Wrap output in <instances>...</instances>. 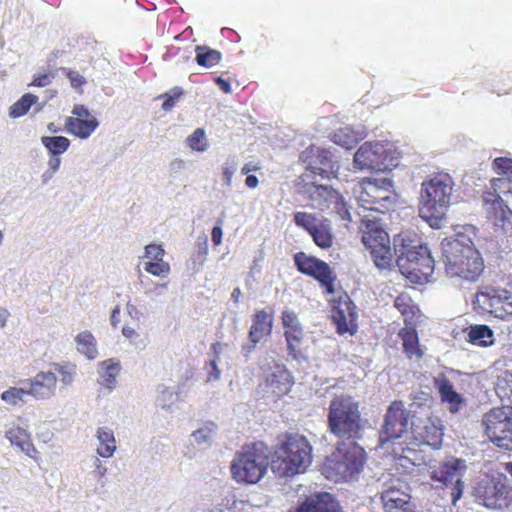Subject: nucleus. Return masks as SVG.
I'll return each instance as SVG.
<instances>
[{
  "instance_id": "f257e3e1",
  "label": "nucleus",
  "mask_w": 512,
  "mask_h": 512,
  "mask_svg": "<svg viewBox=\"0 0 512 512\" xmlns=\"http://www.w3.org/2000/svg\"><path fill=\"white\" fill-rule=\"evenodd\" d=\"M454 181L450 174L440 171L427 176L421 184L419 216L434 229L441 228L446 219Z\"/></svg>"
},
{
  "instance_id": "f03ea898",
  "label": "nucleus",
  "mask_w": 512,
  "mask_h": 512,
  "mask_svg": "<svg viewBox=\"0 0 512 512\" xmlns=\"http://www.w3.org/2000/svg\"><path fill=\"white\" fill-rule=\"evenodd\" d=\"M442 261L450 277L476 281L484 271V261L473 242L466 236L446 238L441 242Z\"/></svg>"
},
{
  "instance_id": "7ed1b4c3",
  "label": "nucleus",
  "mask_w": 512,
  "mask_h": 512,
  "mask_svg": "<svg viewBox=\"0 0 512 512\" xmlns=\"http://www.w3.org/2000/svg\"><path fill=\"white\" fill-rule=\"evenodd\" d=\"M312 462V446L300 434H290L275 451L271 469L279 477L304 473Z\"/></svg>"
},
{
  "instance_id": "20e7f679",
  "label": "nucleus",
  "mask_w": 512,
  "mask_h": 512,
  "mask_svg": "<svg viewBox=\"0 0 512 512\" xmlns=\"http://www.w3.org/2000/svg\"><path fill=\"white\" fill-rule=\"evenodd\" d=\"M328 430L338 438L357 439L365 426L359 404L349 395L332 398L327 415Z\"/></svg>"
},
{
  "instance_id": "39448f33",
  "label": "nucleus",
  "mask_w": 512,
  "mask_h": 512,
  "mask_svg": "<svg viewBox=\"0 0 512 512\" xmlns=\"http://www.w3.org/2000/svg\"><path fill=\"white\" fill-rule=\"evenodd\" d=\"M365 451L356 443L337 447L324 461L321 472L335 483L350 481L362 471Z\"/></svg>"
},
{
  "instance_id": "423d86ee",
  "label": "nucleus",
  "mask_w": 512,
  "mask_h": 512,
  "mask_svg": "<svg viewBox=\"0 0 512 512\" xmlns=\"http://www.w3.org/2000/svg\"><path fill=\"white\" fill-rule=\"evenodd\" d=\"M431 397L428 393L418 392L412 398L409 409L404 408L402 401H394L387 409L383 429L381 432V442L398 439L411 429V421L416 420V407L429 408Z\"/></svg>"
},
{
  "instance_id": "0eeeda50",
  "label": "nucleus",
  "mask_w": 512,
  "mask_h": 512,
  "mask_svg": "<svg viewBox=\"0 0 512 512\" xmlns=\"http://www.w3.org/2000/svg\"><path fill=\"white\" fill-rule=\"evenodd\" d=\"M267 446L258 442L248 445L238 452L231 464L234 479L238 482L254 484L265 474L268 467Z\"/></svg>"
},
{
  "instance_id": "6e6552de",
  "label": "nucleus",
  "mask_w": 512,
  "mask_h": 512,
  "mask_svg": "<svg viewBox=\"0 0 512 512\" xmlns=\"http://www.w3.org/2000/svg\"><path fill=\"white\" fill-rule=\"evenodd\" d=\"M473 311L481 317L503 320L512 316V291L492 285L478 287L472 298Z\"/></svg>"
},
{
  "instance_id": "1a4fd4ad",
  "label": "nucleus",
  "mask_w": 512,
  "mask_h": 512,
  "mask_svg": "<svg viewBox=\"0 0 512 512\" xmlns=\"http://www.w3.org/2000/svg\"><path fill=\"white\" fill-rule=\"evenodd\" d=\"M357 201L366 210L386 213L393 209L396 193L390 179L364 178L359 182Z\"/></svg>"
},
{
  "instance_id": "9d476101",
  "label": "nucleus",
  "mask_w": 512,
  "mask_h": 512,
  "mask_svg": "<svg viewBox=\"0 0 512 512\" xmlns=\"http://www.w3.org/2000/svg\"><path fill=\"white\" fill-rule=\"evenodd\" d=\"M359 230L362 243L370 252L375 266L380 270L389 269L393 258L390 237L380 222L363 218Z\"/></svg>"
},
{
  "instance_id": "9b49d317",
  "label": "nucleus",
  "mask_w": 512,
  "mask_h": 512,
  "mask_svg": "<svg viewBox=\"0 0 512 512\" xmlns=\"http://www.w3.org/2000/svg\"><path fill=\"white\" fill-rule=\"evenodd\" d=\"M401 274L412 284L427 283L434 272V259L427 246L407 248L398 256Z\"/></svg>"
},
{
  "instance_id": "f8f14e48",
  "label": "nucleus",
  "mask_w": 512,
  "mask_h": 512,
  "mask_svg": "<svg viewBox=\"0 0 512 512\" xmlns=\"http://www.w3.org/2000/svg\"><path fill=\"white\" fill-rule=\"evenodd\" d=\"M466 469L464 460L452 459L430 472L433 485L436 488L444 486L448 490L453 506H457L458 501L462 498L465 489L463 477Z\"/></svg>"
},
{
  "instance_id": "ddd939ff",
  "label": "nucleus",
  "mask_w": 512,
  "mask_h": 512,
  "mask_svg": "<svg viewBox=\"0 0 512 512\" xmlns=\"http://www.w3.org/2000/svg\"><path fill=\"white\" fill-rule=\"evenodd\" d=\"M475 502L490 510L507 508L512 499V487L505 478L480 481L474 489Z\"/></svg>"
},
{
  "instance_id": "4468645a",
  "label": "nucleus",
  "mask_w": 512,
  "mask_h": 512,
  "mask_svg": "<svg viewBox=\"0 0 512 512\" xmlns=\"http://www.w3.org/2000/svg\"><path fill=\"white\" fill-rule=\"evenodd\" d=\"M512 407L493 408L483 417L487 437L500 448L512 450Z\"/></svg>"
},
{
  "instance_id": "2eb2a0df",
  "label": "nucleus",
  "mask_w": 512,
  "mask_h": 512,
  "mask_svg": "<svg viewBox=\"0 0 512 512\" xmlns=\"http://www.w3.org/2000/svg\"><path fill=\"white\" fill-rule=\"evenodd\" d=\"M293 260L295 267L301 274L318 281L326 294L334 293L336 274L328 263L302 251L295 253Z\"/></svg>"
},
{
  "instance_id": "dca6fc26",
  "label": "nucleus",
  "mask_w": 512,
  "mask_h": 512,
  "mask_svg": "<svg viewBox=\"0 0 512 512\" xmlns=\"http://www.w3.org/2000/svg\"><path fill=\"white\" fill-rule=\"evenodd\" d=\"M483 204L487 218L494 226L500 227L504 232L512 231V189L501 194L485 192Z\"/></svg>"
},
{
  "instance_id": "f3484780",
  "label": "nucleus",
  "mask_w": 512,
  "mask_h": 512,
  "mask_svg": "<svg viewBox=\"0 0 512 512\" xmlns=\"http://www.w3.org/2000/svg\"><path fill=\"white\" fill-rule=\"evenodd\" d=\"M380 498L385 512H414L410 487L399 478H390L383 483Z\"/></svg>"
},
{
  "instance_id": "a211bd4d",
  "label": "nucleus",
  "mask_w": 512,
  "mask_h": 512,
  "mask_svg": "<svg viewBox=\"0 0 512 512\" xmlns=\"http://www.w3.org/2000/svg\"><path fill=\"white\" fill-rule=\"evenodd\" d=\"M294 222L309 233L318 247L328 249L333 245L334 236L327 219L319 220L315 214L298 211L294 213Z\"/></svg>"
},
{
  "instance_id": "6ab92c4d",
  "label": "nucleus",
  "mask_w": 512,
  "mask_h": 512,
  "mask_svg": "<svg viewBox=\"0 0 512 512\" xmlns=\"http://www.w3.org/2000/svg\"><path fill=\"white\" fill-rule=\"evenodd\" d=\"M301 158L309 168L316 170L322 178L328 180L337 178L339 165L332 160V155L327 149L310 145L302 152Z\"/></svg>"
},
{
  "instance_id": "aec40b11",
  "label": "nucleus",
  "mask_w": 512,
  "mask_h": 512,
  "mask_svg": "<svg viewBox=\"0 0 512 512\" xmlns=\"http://www.w3.org/2000/svg\"><path fill=\"white\" fill-rule=\"evenodd\" d=\"M292 385L290 373L283 367L276 366L275 369L266 376L265 380L259 384V394L268 403L276 402L282 396L286 395Z\"/></svg>"
},
{
  "instance_id": "412c9836",
  "label": "nucleus",
  "mask_w": 512,
  "mask_h": 512,
  "mask_svg": "<svg viewBox=\"0 0 512 512\" xmlns=\"http://www.w3.org/2000/svg\"><path fill=\"white\" fill-rule=\"evenodd\" d=\"M98 126L97 118L82 104L74 105L72 116L65 120V130L80 139L89 138Z\"/></svg>"
},
{
  "instance_id": "4be33fe9",
  "label": "nucleus",
  "mask_w": 512,
  "mask_h": 512,
  "mask_svg": "<svg viewBox=\"0 0 512 512\" xmlns=\"http://www.w3.org/2000/svg\"><path fill=\"white\" fill-rule=\"evenodd\" d=\"M385 149L379 142L363 143L354 155V166L360 170H382L385 167Z\"/></svg>"
},
{
  "instance_id": "5701e85b",
  "label": "nucleus",
  "mask_w": 512,
  "mask_h": 512,
  "mask_svg": "<svg viewBox=\"0 0 512 512\" xmlns=\"http://www.w3.org/2000/svg\"><path fill=\"white\" fill-rule=\"evenodd\" d=\"M29 394L37 400L50 399L56 394L57 376L52 371H41L33 378L23 381Z\"/></svg>"
},
{
  "instance_id": "b1692460",
  "label": "nucleus",
  "mask_w": 512,
  "mask_h": 512,
  "mask_svg": "<svg viewBox=\"0 0 512 512\" xmlns=\"http://www.w3.org/2000/svg\"><path fill=\"white\" fill-rule=\"evenodd\" d=\"M332 295L329 300L332 320H356L357 308L350 296L344 291L335 290Z\"/></svg>"
},
{
  "instance_id": "393cba45",
  "label": "nucleus",
  "mask_w": 512,
  "mask_h": 512,
  "mask_svg": "<svg viewBox=\"0 0 512 512\" xmlns=\"http://www.w3.org/2000/svg\"><path fill=\"white\" fill-rule=\"evenodd\" d=\"M289 512H342L338 503L329 493H319L306 498Z\"/></svg>"
},
{
  "instance_id": "a878e982",
  "label": "nucleus",
  "mask_w": 512,
  "mask_h": 512,
  "mask_svg": "<svg viewBox=\"0 0 512 512\" xmlns=\"http://www.w3.org/2000/svg\"><path fill=\"white\" fill-rule=\"evenodd\" d=\"M5 437L26 456L37 459L39 452L32 443L31 434L25 428L13 425L5 432Z\"/></svg>"
},
{
  "instance_id": "bb28decb",
  "label": "nucleus",
  "mask_w": 512,
  "mask_h": 512,
  "mask_svg": "<svg viewBox=\"0 0 512 512\" xmlns=\"http://www.w3.org/2000/svg\"><path fill=\"white\" fill-rule=\"evenodd\" d=\"M411 433L416 439H422L431 445H438L443 436L442 428L437 426L429 417L423 423L419 418L412 420Z\"/></svg>"
},
{
  "instance_id": "cd10ccee",
  "label": "nucleus",
  "mask_w": 512,
  "mask_h": 512,
  "mask_svg": "<svg viewBox=\"0 0 512 512\" xmlns=\"http://www.w3.org/2000/svg\"><path fill=\"white\" fill-rule=\"evenodd\" d=\"M435 385L442 402H446L450 405L449 409L452 413L458 412L463 403V397L455 391L450 380L446 376L440 375L435 379Z\"/></svg>"
},
{
  "instance_id": "c85d7f7f",
  "label": "nucleus",
  "mask_w": 512,
  "mask_h": 512,
  "mask_svg": "<svg viewBox=\"0 0 512 512\" xmlns=\"http://www.w3.org/2000/svg\"><path fill=\"white\" fill-rule=\"evenodd\" d=\"M494 165L501 170L503 177L491 180L492 193H506V190L512 189V159L499 157L494 160Z\"/></svg>"
},
{
  "instance_id": "c756f323",
  "label": "nucleus",
  "mask_w": 512,
  "mask_h": 512,
  "mask_svg": "<svg viewBox=\"0 0 512 512\" xmlns=\"http://www.w3.org/2000/svg\"><path fill=\"white\" fill-rule=\"evenodd\" d=\"M120 372V362L115 359H107L99 363V383L105 388L112 390L117 384V377Z\"/></svg>"
},
{
  "instance_id": "7c9ffc66",
  "label": "nucleus",
  "mask_w": 512,
  "mask_h": 512,
  "mask_svg": "<svg viewBox=\"0 0 512 512\" xmlns=\"http://www.w3.org/2000/svg\"><path fill=\"white\" fill-rule=\"evenodd\" d=\"M98 440L97 454L103 458H110L117 449L113 431L107 427H100L96 431Z\"/></svg>"
},
{
  "instance_id": "2f4dec72",
  "label": "nucleus",
  "mask_w": 512,
  "mask_h": 512,
  "mask_svg": "<svg viewBox=\"0 0 512 512\" xmlns=\"http://www.w3.org/2000/svg\"><path fill=\"white\" fill-rule=\"evenodd\" d=\"M213 357L210 359L208 364L205 366L207 373V382L219 381L221 378V371L218 364L222 362V356L227 351V344L216 343L212 345Z\"/></svg>"
},
{
  "instance_id": "473e14b6",
  "label": "nucleus",
  "mask_w": 512,
  "mask_h": 512,
  "mask_svg": "<svg viewBox=\"0 0 512 512\" xmlns=\"http://www.w3.org/2000/svg\"><path fill=\"white\" fill-rule=\"evenodd\" d=\"M394 306L404 320L418 319L422 316L418 305L407 293H400L394 301Z\"/></svg>"
},
{
  "instance_id": "72a5a7b5",
  "label": "nucleus",
  "mask_w": 512,
  "mask_h": 512,
  "mask_svg": "<svg viewBox=\"0 0 512 512\" xmlns=\"http://www.w3.org/2000/svg\"><path fill=\"white\" fill-rule=\"evenodd\" d=\"M399 336L403 341V347L408 357L416 356L417 358L422 357L423 352L418 344V336L415 328L405 327L399 332Z\"/></svg>"
},
{
  "instance_id": "f704fd0d",
  "label": "nucleus",
  "mask_w": 512,
  "mask_h": 512,
  "mask_svg": "<svg viewBox=\"0 0 512 512\" xmlns=\"http://www.w3.org/2000/svg\"><path fill=\"white\" fill-rule=\"evenodd\" d=\"M271 329V322H253L249 331V340L252 344L243 347V350L246 352L245 356L252 351L257 343L266 339L271 333Z\"/></svg>"
},
{
  "instance_id": "c9c22d12",
  "label": "nucleus",
  "mask_w": 512,
  "mask_h": 512,
  "mask_svg": "<svg viewBox=\"0 0 512 512\" xmlns=\"http://www.w3.org/2000/svg\"><path fill=\"white\" fill-rule=\"evenodd\" d=\"M196 63L204 68H211L216 66L222 59V55L218 50L212 49L208 46H196Z\"/></svg>"
},
{
  "instance_id": "e433bc0d",
  "label": "nucleus",
  "mask_w": 512,
  "mask_h": 512,
  "mask_svg": "<svg viewBox=\"0 0 512 512\" xmlns=\"http://www.w3.org/2000/svg\"><path fill=\"white\" fill-rule=\"evenodd\" d=\"M469 341L478 346H489L493 344V331L486 325L471 326L469 334Z\"/></svg>"
},
{
  "instance_id": "4c0bfd02",
  "label": "nucleus",
  "mask_w": 512,
  "mask_h": 512,
  "mask_svg": "<svg viewBox=\"0 0 512 512\" xmlns=\"http://www.w3.org/2000/svg\"><path fill=\"white\" fill-rule=\"evenodd\" d=\"M179 400V395L171 388L160 385L157 388L156 404L163 410L172 412L176 403Z\"/></svg>"
},
{
  "instance_id": "58836bf2",
  "label": "nucleus",
  "mask_w": 512,
  "mask_h": 512,
  "mask_svg": "<svg viewBox=\"0 0 512 512\" xmlns=\"http://www.w3.org/2000/svg\"><path fill=\"white\" fill-rule=\"evenodd\" d=\"M41 142L52 156H59L68 150L70 140L64 136H43Z\"/></svg>"
},
{
  "instance_id": "ea45409f",
  "label": "nucleus",
  "mask_w": 512,
  "mask_h": 512,
  "mask_svg": "<svg viewBox=\"0 0 512 512\" xmlns=\"http://www.w3.org/2000/svg\"><path fill=\"white\" fill-rule=\"evenodd\" d=\"M78 351L89 359L97 356L96 341L89 332H82L76 337Z\"/></svg>"
},
{
  "instance_id": "a19ab883",
  "label": "nucleus",
  "mask_w": 512,
  "mask_h": 512,
  "mask_svg": "<svg viewBox=\"0 0 512 512\" xmlns=\"http://www.w3.org/2000/svg\"><path fill=\"white\" fill-rule=\"evenodd\" d=\"M52 368L55 375L60 376V382L64 387L71 386L74 383L77 376L76 365L72 363H54Z\"/></svg>"
},
{
  "instance_id": "79ce46f5",
  "label": "nucleus",
  "mask_w": 512,
  "mask_h": 512,
  "mask_svg": "<svg viewBox=\"0 0 512 512\" xmlns=\"http://www.w3.org/2000/svg\"><path fill=\"white\" fill-rule=\"evenodd\" d=\"M38 101V97L31 93L24 94L17 102H15L9 109V115L12 118H19L24 116L31 106Z\"/></svg>"
},
{
  "instance_id": "37998d69",
  "label": "nucleus",
  "mask_w": 512,
  "mask_h": 512,
  "mask_svg": "<svg viewBox=\"0 0 512 512\" xmlns=\"http://www.w3.org/2000/svg\"><path fill=\"white\" fill-rule=\"evenodd\" d=\"M338 194L339 192L332 187L319 184L313 189L309 196L312 200L322 201L324 205L330 208L331 202L337 198Z\"/></svg>"
},
{
  "instance_id": "c03bdc74",
  "label": "nucleus",
  "mask_w": 512,
  "mask_h": 512,
  "mask_svg": "<svg viewBox=\"0 0 512 512\" xmlns=\"http://www.w3.org/2000/svg\"><path fill=\"white\" fill-rule=\"evenodd\" d=\"M30 395L27 385L24 387H10L1 394V399L9 405H17L25 402V398Z\"/></svg>"
},
{
  "instance_id": "a18cd8bd",
  "label": "nucleus",
  "mask_w": 512,
  "mask_h": 512,
  "mask_svg": "<svg viewBox=\"0 0 512 512\" xmlns=\"http://www.w3.org/2000/svg\"><path fill=\"white\" fill-rule=\"evenodd\" d=\"M333 140L336 144L346 149H352L358 143V138L354 135L353 131L348 127L338 129L333 135Z\"/></svg>"
},
{
  "instance_id": "49530a36",
  "label": "nucleus",
  "mask_w": 512,
  "mask_h": 512,
  "mask_svg": "<svg viewBox=\"0 0 512 512\" xmlns=\"http://www.w3.org/2000/svg\"><path fill=\"white\" fill-rule=\"evenodd\" d=\"M187 144L194 151H206L209 144L206 139L205 130L203 128H197L190 136H188Z\"/></svg>"
},
{
  "instance_id": "de8ad7c7",
  "label": "nucleus",
  "mask_w": 512,
  "mask_h": 512,
  "mask_svg": "<svg viewBox=\"0 0 512 512\" xmlns=\"http://www.w3.org/2000/svg\"><path fill=\"white\" fill-rule=\"evenodd\" d=\"M216 426L213 423H208L197 429L192 433V438L195 443L202 445H210L215 433Z\"/></svg>"
},
{
  "instance_id": "09e8293b",
  "label": "nucleus",
  "mask_w": 512,
  "mask_h": 512,
  "mask_svg": "<svg viewBox=\"0 0 512 512\" xmlns=\"http://www.w3.org/2000/svg\"><path fill=\"white\" fill-rule=\"evenodd\" d=\"M317 175V171L309 168L307 165L306 170L299 176L298 180V185L301 187L303 193L310 194L313 189L319 185L315 180Z\"/></svg>"
},
{
  "instance_id": "8fccbe9b",
  "label": "nucleus",
  "mask_w": 512,
  "mask_h": 512,
  "mask_svg": "<svg viewBox=\"0 0 512 512\" xmlns=\"http://www.w3.org/2000/svg\"><path fill=\"white\" fill-rule=\"evenodd\" d=\"M144 269L147 273L157 277H166L170 273V265L168 262L164 261V259L158 261H147Z\"/></svg>"
},
{
  "instance_id": "3c124183",
  "label": "nucleus",
  "mask_w": 512,
  "mask_h": 512,
  "mask_svg": "<svg viewBox=\"0 0 512 512\" xmlns=\"http://www.w3.org/2000/svg\"><path fill=\"white\" fill-rule=\"evenodd\" d=\"M330 208L339 215L341 220H350L351 215L347 203L344 201L343 196L339 193L331 204Z\"/></svg>"
},
{
  "instance_id": "603ef678",
  "label": "nucleus",
  "mask_w": 512,
  "mask_h": 512,
  "mask_svg": "<svg viewBox=\"0 0 512 512\" xmlns=\"http://www.w3.org/2000/svg\"><path fill=\"white\" fill-rule=\"evenodd\" d=\"M63 74L69 79L71 86L74 89H81L86 83V78L76 70L68 68H61Z\"/></svg>"
},
{
  "instance_id": "864d4df0",
  "label": "nucleus",
  "mask_w": 512,
  "mask_h": 512,
  "mask_svg": "<svg viewBox=\"0 0 512 512\" xmlns=\"http://www.w3.org/2000/svg\"><path fill=\"white\" fill-rule=\"evenodd\" d=\"M183 94V91L179 88L174 90L173 94L164 93L161 94L158 98L163 99L162 109L164 111H170L178 102L180 96Z\"/></svg>"
},
{
  "instance_id": "5fc2aeb1",
  "label": "nucleus",
  "mask_w": 512,
  "mask_h": 512,
  "mask_svg": "<svg viewBox=\"0 0 512 512\" xmlns=\"http://www.w3.org/2000/svg\"><path fill=\"white\" fill-rule=\"evenodd\" d=\"M164 256L165 251L162 245L151 243L145 246V257L148 258L149 261L163 260Z\"/></svg>"
},
{
  "instance_id": "6e6d98bb",
  "label": "nucleus",
  "mask_w": 512,
  "mask_h": 512,
  "mask_svg": "<svg viewBox=\"0 0 512 512\" xmlns=\"http://www.w3.org/2000/svg\"><path fill=\"white\" fill-rule=\"evenodd\" d=\"M54 78H55L54 72L38 73L34 76L30 85L36 86V87H46L52 83Z\"/></svg>"
},
{
  "instance_id": "4d7b16f0",
  "label": "nucleus",
  "mask_w": 512,
  "mask_h": 512,
  "mask_svg": "<svg viewBox=\"0 0 512 512\" xmlns=\"http://www.w3.org/2000/svg\"><path fill=\"white\" fill-rule=\"evenodd\" d=\"M336 325L337 332L341 335L350 334L353 335L357 331V325L355 322H334Z\"/></svg>"
},
{
  "instance_id": "13d9d810",
  "label": "nucleus",
  "mask_w": 512,
  "mask_h": 512,
  "mask_svg": "<svg viewBox=\"0 0 512 512\" xmlns=\"http://www.w3.org/2000/svg\"><path fill=\"white\" fill-rule=\"evenodd\" d=\"M236 168V162L234 159L230 161V163H226V166L223 167V179L227 186H231L232 177Z\"/></svg>"
},
{
  "instance_id": "bf43d9fd",
  "label": "nucleus",
  "mask_w": 512,
  "mask_h": 512,
  "mask_svg": "<svg viewBox=\"0 0 512 512\" xmlns=\"http://www.w3.org/2000/svg\"><path fill=\"white\" fill-rule=\"evenodd\" d=\"M93 466L95 468V471L93 472L94 476L98 479L99 482H101L107 473V468L102 464L98 457L93 458Z\"/></svg>"
},
{
  "instance_id": "052dcab7",
  "label": "nucleus",
  "mask_w": 512,
  "mask_h": 512,
  "mask_svg": "<svg viewBox=\"0 0 512 512\" xmlns=\"http://www.w3.org/2000/svg\"><path fill=\"white\" fill-rule=\"evenodd\" d=\"M222 220L219 219L217 221V225L213 227L212 231H211V239H212V242L215 246H218L221 244L222 242V235H223V232H222Z\"/></svg>"
},
{
  "instance_id": "680f3d73",
  "label": "nucleus",
  "mask_w": 512,
  "mask_h": 512,
  "mask_svg": "<svg viewBox=\"0 0 512 512\" xmlns=\"http://www.w3.org/2000/svg\"><path fill=\"white\" fill-rule=\"evenodd\" d=\"M214 82L218 85L220 90L223 91L224 93H226V94L231 93V91H232L231 85H230L229 81H227L226 79L222 78L221 76H217L214 79Z\"/></svg>"
},
{
  "instance_id": "e2e57ef3",
  "label": "nucleus",
  "mask_w": 512,
  "mask_h": 512,
  "mask_svg": "<svg viewBox=\"0 0 512 512\" xmlns=\"http://www.w3.org/2000/svg\"><path fill=\"white\" fill-rule=\"evenodd\" d=\"M122 334L130 340L138 336L136 330L128 325L122 327Z\"/></svg>"
},
{
  "instance_id": "0e129e2a",
  "label": "nucleus",
  "mask_w": 512,
  "mask_h": 512,
  "mask_svg": "<svg viewBox=\"0 0 512 512\" xmlns=\"http://www.w3.org/2000/svg\"><path fill=\"white\" fill-rule=\"evenodd\" d=\"M260 169V166L258 164H254L252 162L246 163L241 168V173L244 175L249 174L252 171H258Z\"/></svg>"
},
{
  "instance_id": "69168bd1",
  "label": "nucleus",
  "mask_w": 512,
  "mask_h": 512,
  "mask_svg": "<svg viewBox=\"0 0 512 512\" xmlns=\"http://www.w3.org/2000/svg\"><path fill=\"white\" fill-rule=\"evenodd\" d=\"M245 184L248 188L254 189L258 186L259 180L255 175L247 174V177L245 179Z\"/></svg>"
},
{
  "instance_id": "338daca9",
  "label": "nucleus",
  "mask_w": 512,
  "mask_h": 512,
  "mask_svg": "<svg viewBox=\"0 0 512 512\" xmlns=\"http://www.w3.org/2000/svg\"><path fill=\"white\" fill-rule=\"evenodd\" d=\"M60 163H61V160L58 156H53L49 159V167L53 170V171H57L59 166H60Z\"/></svg>"
},
{
  "instance_id": "774afa93",
  "label": "nucleus",
  "mask_w": 512,
  "mask_h": 512,
  "mask_svg": "<svg viewBox=\"0 0 512 512\" xmlns=\"http://www.w3.org/2000/svg\"><path fill=\"white\" fill-rule=\"evenodd\" d=\"M242 293L239 287L234 288L232 291L231 297L235 303L239 302V299L241 297Z\"/></svg>"
}]
</instances>
